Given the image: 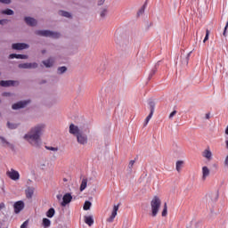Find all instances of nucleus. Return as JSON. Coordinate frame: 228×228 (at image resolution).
<instances>
[{"mask_svg":"<svg viewBox=\"0 0 228 228\" xmlns=\"http://www.w3.org/2000/svg\"><path fill=\"white\" fill-rule=\"evenodd\" d=\"M92 208V202L90 201H86L83 207L84 211H88Z\"/></svg>","mask_w":228,"mask_h":228,"instance_id":"obj_31","label":"nucleus"},{"mask_svg":"<svg viewBox=\"0 0 228 228\" xmlns=\"http://www.w3.org/2000/svg\"><path fill=\"white\" fill-rule=\"evenodd\" d=\"M208 40H209V29L206 30V36H205V38L203 40L204 44H206V42H208Z\"/></svg>","mask_w":228,"mask_h":228,"instance_id":"obj_41","label":"nucleus"},{"mask_svg":"<svg viewBox=\"0 0 228 228\" xmlns=\"http://www.w3.org/2000/svg\"><path fill=\"white\" fill-rule=\"evenodd\" d=\"M149 2V0H146L145 3L143 4V5L139 9L137 15L138 17H140V15H143V13L145 12V8H147V3Z\"/></svg>","mask_w":228,"mask_h":228,"instance_id":"obj_22","label":"nucleus"},{"mask_svg":"<svg viewBox=\"0 0 228 228\" xmlns=\"http://www.w3.org/2000/svg\"><path fill=\"white\" fill-rule=\"evenodd\" d=\"M213 156V153H211V151L209 150H205L203 152V157L206 158L207 159H211V157Z\"/></svg>","mask_w":228,"mask_h":228,"instance_id":"obj_27","label":"nucleus"},{"mask_svg":"<svg viewBox=\"0 0 228 228\" xmlns=\"http://www.w3.org/2000/svg\"><path fill=\"white\" fill-rule=\"evenodd\" d=\"M27 199H33V195L35 193V187H28L25 190Z\"/></svg>","mask_w":228,"mask_h":228,"instance_id":"obj_17","label":"nucleus"},{"mask_svg":"<svg viewBox=\"0 0 228 228\" xmlns=\"http://www.w3.org/2000/svg\"><path fill=\"white\" fill-rule=\"evenodd\" d=\"M43 83H46V81H45V80H44V81H43Z\"/></svg>","mask_w":228,"mask_h":228,"instance_id":"obj_58","label":"nucleus"},{"mask_svg":"<svg viewBox=\"0 0 228 228\" xmlns=\"http://www.w3.org/2000/svg\"><path fill=\"white\" fill-rule=\"evenodd\" d=\"M0 3L3 4H10L12 3V0H0Z\"/></svg>","mask_w":228,"mask_h":228,"instance_id":"obj_44","label":"nucleus"},{"mask_svg":"<svg viewBox=\"0 0 228 228\" xmlns=\"http://www.w3.org/2000/svg\"><path fill=\"white\" fill-rule=\"evenodd\" d=\"M200 222H194L193 220L191 221V225L187 226V228H199Z\"/></svg>","mask_w":228,"mask_h":228,"instance_id":"obj_34","label":"nucleus"},{"mask_svg":"<svg viewBox=\"0 0 228 228\" xmlns=\"http://www.w3.org/2000/svg\"><path fill=\"white\" fill-rule=\"evenodd\" d=\"M1 142L4 147H10V149H13V144L10 143V142L6 141V139L3 136H0Z\"/></svg>","mask_w":228,"mask_h":228,"instance_id":"obj_19","label":"nucleus"},{"mask_svg":"<svg viewBox=\"0 0 228 228\" xmlns=\"http://www.w3.org/2000/svg\"><path fill=\"white\" fill-rule=\"evenodd\" d=\"M135 163V160H131L128 164V168L130 169V172L133 170V167Z\"/></svg>","mask_w":228,"mask_h":228,"instance_id":"obj_42","label":"nucleus"},{"mask_svg":"<svg viewBox=\"0 0 228 228\" xmlns=\"http://www.w3.org/2000/svg\"><path fill=\"white\" fill-rule=\"evenodd\" d=\"M69 134H74V136H77V134H81V130H79V126L70 124L69 125Z\"/></svg>","mask_w":228,"mask_h":228,"instance_id":"obj_13","label":"nucleus"},{"mask_svg":"<svg viewBox=\"0 0 228 228\" xmlns=\"http://www.w3.org/2000/svg\"><path fill=\"white\" fill-rule=\"evenodd\" d=\"M3 95H5L6 97H8V95H10V93H4Z\"/></svg>","mask_w":228,"mask_h":228,"instance_id":"obj_54","label":"nucleus"},{"mask_svg":"<svg viewBox=\"0 0 228 228\" xmlns=\"http://www.w3.org/2000/svg\"><path fill=\"white\" fill-rule=\"evenodd\" d=\"M31 102V100H25V101H20L16 103H13L12 106V110H22L23 108H26L28 104Z\"/></svg>","mask_w":228,"mask_h":228,"instance_id":"obj_4","label":"nucleus"},{"mask_svg":"<svg viewBox=\"0 0 228 228\" xmlns=\"http://www.w3.org/2000/svg\"><path fill=\"white\" fill-rule=\"evenodd\" d=\"M117 44H118V45H124L122 44V41H120V39H117Z\"/></svg>","mask_w":228,"mask_h":228,"instance_id":"obj_52","label":"nucleus"},{"mask_svg":"<svg viewBox=\"0 0 228 228\" xmlns=\"http://www.w3.org/2000/svg\"><path fill=\"white\" fill-rule=\"evenodd\" d=\"M98 72L101 74V70H98Z\"/></svg>","mask_w":228,"mask_h":228,"instance_id":"obj_59","label":"nucleus"},{"mask_svg":"<svg viewBox=\"0 0 228 228\" xmlns=\"http://www.w3.org/2000/svg\"><path fill=\"white\" fill-rule=\"evenodd\" d=\"M42 63L46 69H51L54 65V58L49 57L47 60L43 61Z\"/></svg>","mask_w":228,"mask_h":228,"instance_id":"obj_16","label":"nucleus"},{"mask_svg":"<svg viewBox=\"0 0 228 228\" xmlns=\"http://www.w3.org/2000/svg\"><path fill=\"white\" fill-rule=\"evenodd\" d=\"M67 72V67L66 66H61L57 69V74L61 76V74H65Z\"/></svg>","mask_w":228,"mask_h":228,"instance_id":"obj_28","label":"nucleus"},{"mask_svg":"<svg viewBox=\"0 0 228 228\" xmlns=\"http://www.w3.org/2000/svg\"><path fill=\"white\" fill-rule=\"evenodd\" d=\"M118 208H120V203H118V205H114L110 216L107 218V222L109 224H113L115 217L117 216V212L118 211Z\"/></svg>","mask_w":228,"mask_h":228,"instance_id":"obj_9","label":"nucleus"},{"mask_svg":"<svg viewBox=\"0 0 228 228\" xmlns=\"http://www.w3.org/2000/svg\"><path fill=\"white\" fill-rule=\"evenodd\" d=\"M168 215V207L167 206V203L164 204V208L162 210V216H167Z\"/></svg>","mask_w":228,"mask_h":228,"instance_id":"obj_36","label":"nucleus"},{"mask_svg":"<svg viewBox=\"0 0 228 228\" xmlns=\"http://www.w3.org/2000/svg\"><path fill=\"white\" fill-rule=\"evenodd\" d=\"M3 15H13V10L12 9H5L1 12Z\"/></svg>","mask_w":228,"mask_h":228,"instance_id":"obj_30","label":"nucleus"},{"mask_svg":"<svg viewBox=\"0 0 228 228\" xmlns=\"http://www.w3.org/2000/svg\"><path fill=\"white\" fill-rule=\"evenodd\" d=\"M61 198H62L61 194H58V195H57V199H58L59 200H61Z\"/></svg>","mask_w":228,"mask_h":228,"instance_id":"obj_53","label":"nucleus"},{"mask_svg":"<svg viewBox=\"0 0 228 228\" xmlns=\"http://www.w3.org/2000/svg\"><path fill=\"white\" fill-rule=\"evenodd\" d=\"M205 118H207V120H209V118H211V114L210 113H207Z\"/></svg>","mask_w":228,"mask_h":228,"instance_id":"obj_50","label":"nucleus"},{"mask_svg":"<svg viewBox=\"0 0 228 228\" xmlns=\"http://www.w3.org/2000/svg\"><path fill=\"white\" fill-rule=\"evenodd\" d=\"M159 63L158 62L155 67L151 69V71L149 74L148 80L151 81L152 79V77L158 72V67Z\"/></svg>","mask_w":228,"mask_h":228,"instance_id":"obj_20","label":"nucleus"},{"mask_svg":"<svg viewBox=\"0 0 228 228\" xmlns=\"http://www.w3.org/2000/svg\"><path fill=\"white\" fill-rule=\"evenodd\" d=\"M28 56L26 54H17V53H11L9 55V60H28Z\"/></svg>","mask_w":228,"mask_h":228,"instance_id":"obj_14","label":"nucleus"},{"mask_svg":"<svg viewBox=\"0 0 228 228\" xmlns=\"http://www.w3.org/2000/svg\"><path fill=\"white\" fill-rule=\"evenodd\" d=\"M5 206H4V203H0V211L1 209H4Z\"/></svg>","mask_w":228,"mask_h":228,"instance_id":"obj_51","label":"nucleus"},{"mask_svg":"<svg viewBox=\"0 0 228 228\" xmlns=\"http://www.w3.org/2000/svg\"><path fill=\"white\" fill-rule=\"evenodd\" d=\"M20 69H29L28 62L20 63L18 65Z\"/></svg>","mask_w":228,"mask_h":228,"instance_id":"obj_39","label":"nucleus"},{"mask_svg":"<svg viewBox=\"0 0 228 228\" xmlns=\"http://www.w3.org/2000/svg\"><path fill=\"white\" fill-rule=\"evenodd\" d=\"M208 177H209V168L205 166L202 167V180L206 181Z\"/></svg>","mask_w":228,"mask_h":228,"instance_id":"obj_18","label":"nucleus"},{"mask_svg":"<svg viewBox=\"0 0 228 228\" xmlns=\"http://www.w3.org/2000/svg\"><path fill=\"white\" fill-rule=\"evenodd\" d=\"M59 15H61V17H66V19L72 18V14H70V12L67 11H59Z\"/></svg>","mask_w":228,"mask_h":228,"instance_id":"obj_24","label":"nucleus"},{"mask_svg":"<svg viewBox=\"0 0 228 228\" xmlns=\"http://www.w3.org/2000/svg\"><path fill=\"white\" fill-rule=\"evenodd\" d=\"M24 20L28 26H30L31 28H35L37 26V21L35 20V18L32 17H25Z\"/></svg>","mask_w":228,"mask_h":228,"instance_id":"obj_15","label":"nucleus"},{"mask_svg":"<svg viewBox=\"0 0 228 228\" xmlns=\"http://www.w3.org/2000/svg\"><path fill=\"white\" fill-rule=\"evenodd\" d=\"M151 216H158L159 213V208H161V200L158 196H154L151 201Z\"/></svg>","mask_w":228,"mask_h":228,"instance_id":"obj_2","label":"nucleus"},{"mask_svg":"<svg viewBox=\"0 0 228 228\" xmlns=\"http://www.w3.org/2000/svg\"><path fill=\"white\" fill-rule=\"evenodd\" d=\"M35 35H37V37H45L46 38H60L61 37L60 33L51 30H36Z\"/></svg>","mask_w":228,"mask_h":228,"instance_id":"obj_3","label":"nucleus"},{"mask_svg":"<svg viewBox=\"0 0 228 228\" xmlns=\"http://www.w3.org/2000/svg\"><path fill=\"white\" fill-rule=\"evenodd\" d=\"M42 54H45V50H43V51H42Z\"/></svg>","mask_w":228,"mask_h":228,"instance_id":"obj_56","label":"nucleus"},{"mask_svg":"<svg viewBox=\"0 0 228 228\" xmlns=\"http://www.w3.org/2000/svg\"><path fill=\"white\" fill-rule=\"evenodd\" d=\"M19 126H20V123H12L10 121L7 122V127L8 129H11V130L17 129Z\"/></svg>","mask_w":228,"mask_h":228,"instance_id":"obj_23","label":"nucleus"},{"mask_svg":"<svg viewBox=\"0 0 228 228\" xmlns=\"http://www.w3.org/2000/svg\"><path fill=\"white\" fill-rule=\"evenodd\" d=\"M70 202H72V194L68 192L62 197L61 206H62V208H65V206H67V204H70Z\"/></svg>","mask_w":228,"mask_h":228,"instance_id":"obj_10","label":"nucleus"},{"mask_svg":"<svg viewBox=\"0 0 228 228\" xmlns=\"http://www.w3.org/2000/svg\"><path fill=\"white\" fill-rule=\"evenodd\" d=\"M152 115H154V114L150 112V114L146 117L145 121H144V127H145V126H147V124H149V122L152 118Z\"/></svg>","mask_w":228,"mask_h":228,"instance_id":"obj_35","label":"nucleus"},{"mask_svg":"<svg viewBox=\"0 0 228 228\" xmlns=\"http://www.w3.org/2000/svg\"><path fill=\"white\" fill-rule=\"evenodd\" d=\"M13 208H14V213L16 215H19V213H20V211L24 209V201L22 200L16 201L13 205Z\"/></svg>","mask_w":228,"mask_h":228,"instance_id":"obj_11","label":"nucleus"},{"mask_svg":"<svg viewBox=\"0 0 228 228\" xmlns=\"http://www.w3.org/2000/svg\"><path fill=\"white\" fill-rule=\"evenodd\" d=\"M45 129V124H38L31 127L30 130L23 136L24 140L28 142L35 149L42 147V135Z\"/></svg>","mask_w":228,"mask_h":228,"instance_id":"obj_1","label":"nucleus"},{"mask_svg":"<svg viewBox=\"0 0 228 228\" xmlns=\"http://www.w3.org/2000/svg\"><path fill=\"white\" fill-rule=\"evenodd\" d=\"M87 184H88V179L83 178L80 184V191H84V190L86 189Z\"/></svg>","mask_w":228,"mask_h":228,"instance_id":"obj_25","label":"nucleus"},{"mask_svg":"<svg viewBox=\"0 0 228 228\" xmlns=\"http://www.w3.org/2000/svg\"><path fill=\"white\" fill-rule=\"evenodd\" d=\"M55 214H56V210H54L53 208H51L46 212V216L47 218H53V216H54Z\"/></svg>","mask_w":228,"mask_h":228,"instance_id":"obj_26","label":"nucleus"},{"mask_svg":"<svg viewBox=\"0 0 228 228\" xmlns=\"http://www.w3.org/2000/svg\"><path fill=\"white\" fill-rule=\"evenodd\" d=\"M0 86L8 88L9 86H19V81L15 80H2L0 81Z\"/></svg>","mask_w":228,"mask_h":228,"instance_id":"obj_8","label":"nucleus"},{"mask_svg":"<svg viewBox=\"0 0 228 228\" xmlns=\"http://www.w3.org/2000/svg\"><path fill=\"white\" fill-rule=\"evenodd\" d=\"M8 22V20H0V26H3Z\"/></svg>","mask_w":228,"mask_h":228,"instance_id":"obj_46","label":"nucleus"},{"mask_svg":"<svg viewBox=\"0 0 228 228\" xmlns=\"http://www.w3.org/2000/svg\"><path fill=\"white\" fill-rule=\"evenodd\" d=\"M6 175L10 179H12V181H19V179H20V175L19 174V171H16L15 169H11V171H7Z\"/></svg>","mask_w":228,"mask_h":228,"instance_id":"obj_6","label":"nucleus"},{"mask_svg":"<svg viewBox=\"0 0 228 228\" xmlns=\"http://www.w3.org/2000/svg\"><path fill=\"white\" fill-rule=\"evenodd\" d=\"M2 191L3 193H4V187H2Z\"/></svg>","mask_w":228,"mask_h":228,"instance_id":"obj_57","label":"nucleus"},{"mask_svg":"<svg viewBox=\"0 0 228 228\" xmlns=\"http://www.w3.org/2000/svg\"><path fill=\"white\" fill-rule=\"evenodd\" d=\"M43 225L44 227H51V220L43 218Z\"/></svg>","mask_w":228,"mask_h":228,"instance_id":"obj_33","label":"nucleus"},{"mask_svg":"<svg viewBox=\"0 0 228 228\" xmlns=\"http://www.w3.org/2000/svg\"><path fill=\"white\" fill-rule=\"evenodd\" d=\"M76 137L77 143H79L80 145H86V143H88V135L83 134V132L78 134Z\"/></svg>","mask_w":228,"mask_h":228,"instance_id":"obj_5","label":"nucleus"},{"mask_svg":"<svg viewBox=\"0 0 228 228\" xmlns=\"http://www.w3.org/2000/svg\"><path fill=\"white\" fill-rule=\"evenodd\" d=\"M224 166H226L228 168V155L226 156V158L224 159Z\"/></svg>","mask_w":228,"mask_h":228,"instance_id":"obj_49","label":"nucleus"},{"mask_svg":"<svg viewBox=\"0 0 228 228\" xmlns=\"http://www.w3.org/2000/svg\"><path fill=\"white\" fill-rule=\"evenodd\" d=\"M190 56H191V52L187 53V55H184V54L181 55L180 60L183 67H188V61H190Z\"/></svg>","mask_w":228,"mask_h":228,"instance_id":"obj_12","label":"nucleus"},{"mask_svg":"<svg viewBox=\"0 0 228 228\" xmlns=\"http://www.w3.org/2000/svg\"><path fill=\"white\" fill-rule=\"evenodd\" d=\"M106 15H108V9H102L100 13V17H102V19H104V17H106Z\"/></svg>","mask_w":228,"mask_h":228,"instance_id":"obj_38","label":"nucleus"},{"mask_svg":"<svg viewBox=\"0 0 228 228\" xmlns=\"http://www.w3.org/2000/svg\"><path fill=\"white\" fill-rule=\"evenodd\" d=\"M148 104L150 106V113L154 114V110L156 108V103L152 101H150Z\"/></svg>","mask_w":228,"mask_h":228,"instance_id":"obj_29","label":"nucleus"},{"mask_svg":"<svg viewBox=\"0 0 228 228\" xmlns=\"http://www.w3.org/2000/svg\"><path fill=\"white\" fill-rule=\"evenodd\" d=\"M12 49L14 51H24V49H29V45L26 43H14L12 45Z\"/></svg>","mask_w":228,"mask_h":228,"instance_id":"obj_7","label":"nucleus"},{"mask_svg":"<svg viewBox=\"0 0 228 228\" xmlns=\"http://www.w3.org/2000/svg\"><path fill=\"white\" fill-rule=\"evenodd\" d=\"M175 115H177V110H173L169 115V118H174Z\"/></svg>","mask_w":228,"mask_h":228,"instance_id":"obj_43","label":"nucleus"},{"mask_svg":"<svg viewBox=\"0 0 228 228\" xmlns=\"http://www.w3.org/2000/svg\"><path fill=\"white\" fill-rule=\"evenodd\" d=\"M85 223L89 225V227H92V224H94V216H85Z\"/></svg>","mask_w":228,"mask_h":228,"instance_id":"obj_21","label":"nucleus"},{"mask_svg":"<svg viewBox=\"0 0 228 228\" xmlns=\"http://www.w3.org/2000/svg\"><path fill=\"white\" fill-rule=\"evenodd\" d=\"M45 149L47 151H53V152H58V147L45 146Z\"/></svg>","mask_w":228,"mask_h":228,"instance_id":"obj_40","label":"nucleus"},{"mask_svg":"<svg viewBox=\"0 0 228 228\" xmlns=\"http://www.w3.org/2000/svg\"><path fill=\"white\" fill-rule=\"evenodd\" d=\"M227 28H228V20L226 22V25L224 27V33H223L224 37H225V33L227 32Z\"/></svg>","mask_w":228,"mask_h":228,"instance_id":"obj_48","label":"nucleus"},{"mask_svg":"<svg viewBox=\"0 0 228 228\" xmlns=\"http://www.w3.org/2000/svg\"><path fill=\"white\" fill-rule=\"evenodd\" d=\"M28 69H38V63H37V62H28Z\"/></svg>","mask_w":228,"mask_h":228,"instance_id":"obj_37","label":"nucleus"},{"mask_svg":"<svg viewBox=\"0 0 228 228\" xmlns=\"http://www.w3.org/2000/svg\"><path fill=\"white\" fill-rule=\"evenodd\" d=\"M106 0H98V6H102V4H104V2Z\"/></svg>","mask_w":228,"mask_h":228,"instance_id":"obj_47","label":"nucleus"},{"mask_svg":"<svg viewBox=\"0 0 228 228\" xmlns=\"http://www.w3.org/2000/svg\"><path fill=\"white\" fill-rule=\"evenodd\" d=\"M67 181H69L67 178H63L64 183H67Z\"/></svg>","mask_w":228,"mask_h":228,"instance_id":"obj_55","label":"nucleus"},{"mask_svg":"<svg viewBox=\"0 0 228 228\" xmlns=\"http://www.w3.org/2000/svg\"><path fill=\"white\" fill-rule=\"evenodd\" d=\"M183 164H184V162L182 161V160H178L176 162V170H177V172H181V168H183Z\"/></svg>","mask_w":228,"mask_h":228,"instance_id":"obj_32","label":"nucleus"},{"mask_svg":"<svg viewBox=\"0 0 228 228\" xmlns=\"http://www.w3.org/2000/svg\"><path fill=\"white\" fill-rule=\"evenodd\" d=\"M28 221H25L21 225L20 228H28Z\"/></svg>","mask_w":228,"mask_h":228,"instance_id":"obj_45","label":"nucleus"},{"mask_svg":"<svg viewBox=\"0 0 228 228\" xmlns=\"http://www.w3.org/2000/svg\"><path fill=\"white\" fill-rule=\"evenodd\" d=\"M0 117H1V112H0Z\"/></svg>","mask_w":228,"mask_h":228,"instance_id":"obj_60","label":"nucleus"}]
</instances>
